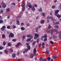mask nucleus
I'll list each match as a JSON object with an SVG mask.
<instances>
[{"mask_svg":"<svg viewBox=\"0 0 61 61\" xmlns=\"http://www.w3.org/2000/svg\"><path fill=\"white\" fill-rule=\"evenodd\" d=\"M56 7V6L55 5H53L52 6L51 8L52 9H54V8H55Z\"/></svg>","mask_w":61,"mask_h":61,"instance_id":"nucleus-30","label":"nucleus"},{"mask_svg":"<svg viewBox=\"0 0 61 61\" xmlns=\"http://www.w3.org/2000/svg\"><path fill=\"white\" fill-rule=\"evenodd\" d=\"M41 24H44L45 23V20H42L41 22Z\"/></svg>","mask_w":61,"mask_h":61,"instance_id":"nucleus-18","label":"nucleus"},{"mask_svg":"<svg viewBox=\"0 0 61 61\" xmlns=\"http://www.w3.org/2000/svg\"><path fill=\"white\" fill-rule=\"evenodd\" d=\"M9 51H10L11 52H13V50L11 48H10V49Z\"/></svg>","mask_w":61,"mask_h":61,"instance_id":"nucleus-36","label":"nucleus"},{"mask_svg":"<svg viewBox=\"0 0 61 61\" xmlns=\"http://www.w3.org/2000/svg\"><path fill=\"white\" fill-rule=\"evenodd\" d=\"M28 51V49H27L25 50H24V51H25V53H26V52H27V51Z\"/></svg>","mask_w":61,"mask_h":61,"instance_id":"nucleus-34","label":"nucleus"},{"mask_svg":"<svg viewBox=\"0 0 61 61\" xmlns=\"http://www.w3.org/2000/svg\"><path fill=\"white\" fill-rule=\"evenodd\" d=\"M3 49V47L2 46H0V50H2Z\"/></svg>","mask_w":61,"mask_h":61,"instance_id":"nucleus-42","label":"nucleus"},{"mask_svg":"<svg viewBox=\"0 0 61 61\" xmlns=\"http://www.w3.org/2000/svg\"><path fill=\"white\" fill-rule=\"evenodd\" d=\"M7 29H10V26L8 25L7 26Z\"/></svg>","mask_w":61,"mask_h":61,"instance_id":"nucleus-40","label":"nucleus"},{"mask_svg":"<svg viewBox=\"0 0 61 61\" xmlns=\"http://www.w3.org/2000/svg\"><path fill=\"white\" fill-rule=\"evenodd\" d=\"M45 43H43L42 44V46H45Z\"/></svg>","mask_w":61,"mask_h":61,"instance_id":"nucleus-57","label":"nucleus"},{"mask_svg":"<svg viewBox=\"0 0 61 61\" xmlns=\"http://www.w3.org/2000/svg\"><path fill=\"white\" fill-rule=\"evenodd\" d=\"M44 41H46L47 40V35L46 34H45V36H44Z\"/></svg>","mask_w":61,"mask_h":61,"instance_id":"nucleus-7","label":"nucleus"},{"mask_svg":"<svg viewBox=\"0 0 61 61\" xmlns=\"http://www.w3.org/2000/svg\"><path fill=\"white\" fill-rule=\"evenodd\" d=\"M41 27V26L40 25L38 26V28H40Z\"/></svg>","mask_w":61,"mask_h":61,"instance_id":"nucleus-63","label":"nucleus"},{"mask_svg":"<svg viewBox=\"0 0 61 61\" xmlns=\"http://www.w3.org/2000/svg\"><path fill=\"white\" fill-rule=\"evenodd\" d=\"M55 28H59V26L57 25H55L54 26Z\"/></svg>","mask_w":61,"mask_h":61,"instance_id":"nucleus-21","label":"nucleus"},{"mask_svg":"<svg viewBox=\"0 0 61 61\" xmlns=\"http://www.w3.org/2000/svg\"><path fill=\"white\" fill-rule=\"evenodd\" d=\"M31 39L32 38H28L26 41V42H29V41H31Z\"/></svg>","mask_w":61,"mask_h":61,"instance_id":"nucleus-10","label":"nucleus"},{"mask_svg":"<svg viewBox=\"0 0 61 61\" xmlns=\"http://www.w3.org/2000/svg\"><path fill=\"white\" fill-rule=\"evenodd\" d=\"M38 28H37L36 29V32H38Z\"/></svg>","mask_w":61,"mask_h":61,"instance_id":"nucleus-44","label":"nucleus"},{"mask_svg":"<svg viewBox=\"0 0 61 61\" xmlns=\"http://www.w3.org/2000/svg\"><path fill=\"white\" fill-rule=\"evenodd\" d=\"M6 6L5 4L3 5H2V7L3 8H5Z\"/></svg>","mask_w":61,"mask_h":61,"instance_id":"nucleus-25","label":"nucleus"},{"mask_svg":"<svg viewBox=\"0 0 61 61\" xmlns=\"http://www.w3.org/2000/svg\"><path fill=\"white\" fill-rule=\"evenodd\" d=\"M59 12V11L58 10H57L55 11H54L55 13V16H56L57 17H58V18H60L61 17V15L59 14L57 15V14L58 13V12Z\"/></svg>","mask_w":61,"mask_h":61,"instance_id":"nucleus-1","label":"nucleus"},{"mask_svg":"<svg viewBox=\"0 0 61 61\" xmlns=\"http://www.w3.org/2000/svg\"><path fill=\"white\" fill-rule=\"evenodd\" d=\"M35 43H36V42L34 41L33 42V43H32V46H34V45Z\"/></svg>","mask_w":61,"mask_h":61,"instance_id":"nucleus-48","label":"nucleus"},{"mask_svg":"<svg viewBox=\"0 0 61 61\" xmlns=\"http://www.w3.org/2000/svg\"><path fill=\"white\" fill-rule=\"evenodd\" d=\"M46 53L47 54H49V51L48 50H46Z\"/></svg>","mask_w":61,"mask_h":61,"instance_id":"nucleus-27","label":"nucleus"},{"mask_svg":"<svg viewBox=\"0 0 61 61\" xmlns=\"http://www.w3.org/2000/svg\"><path fill=\"white\" fill-rule=\"evenodd\" d=\"M52 57L53 59H56L57 57V56L56 55H54L52 56Z\"/></svg>","mask_w":61,"mask_h":61,"instance_id":"nucleus-12","label":"nucleus"},{"mask_svg":"<svg viewBox=\"0 0 61 61\" xmlns=\"http://www.w3.org/2000/svg\"><path fill=\"white\" fill-rule=\"evenodd\" d=\"M35 10H36L35 8L34 7H32V8H31V10L33 11H35Z\"/></svg>","mask_w":61,"mask_h":61,"instance_id":"nucleus-19","label":"nucleus"},{"mask_svg":"<svg viewBox=\"0 0 61 61\" xmlns=\"http://www.w3.org/2000/svg\"><path fill=\"white\" fill-rule=\"evenodd\" d=\"M12 27L13 29H15V28H16V27L15 25H13L12 26Z\"/></svg>","mask_w":61,"mask_h":61,"instance_id":"nucleus-29","label":"nucleus"},{"mask_svg":"<svg viewBox=\"0 0 61 61\" xmlns=\"http://www.w3.org/2000/svg\"><path fill=\"white\" fill-rule=\"evenodd\" d=\"M12 56L13 58H15V53L12 54Z\"/></svg>","mask_w":61,"mask_h":61,"instance_id":"nucleus-14","label":"nucleus"},{"mask_svg":"<svg viewBox=\"0 0 61 61\" xmlns=\"http://www.w3.org/2000/svg\"><path fill=\"white\" fill-rule=\"evenodd\" d=\"M41 43H40V44L38 45V47H40V46H41Z\"/></svg>","mask_w":61,"mask_h":61,"instance_id":"nucleus-53","label":"nucleus"},{"mask_svg":"<svg viewBox=\"0 0 61 61\" xmlns=\"http://www.w3.org/2000/svg\"><path fill=\"white\" fill-rule=\"evenodd\" d=\"M2 38H4L5 37V35L4 34H3L2 36Z\"/></svg>","mask_w":61,"mask_h":61,"instance_id":"nucleus-37","label":"nucleus"},{"mask_svg":"<svg viewBox=\"0 0 61 61\" xmlns=\"http://www.w3.org/2000/svg\"><path fill=\"white\" fill-rule=\"evenodd\" d=\"M27 48L29 50L30 49V46L29 45L28 46H27Z\"/></svg>","mask_w":61,"mask_h":61,"instance_id":"nucleus-22","label":"nucleus"},{"mask_svg":"<svg viewBox=\"0 0 61 61\" xmlns=\"http://www.w3.org/2000/svg\"><path fill=\"white\" fill-rule=\"evenodd\" d=\"M26 45H27V46H29V43H27L26 44Z\"/></svg>","mask_w":61,"mask_h":61,"instance_id":"nucleus-64","label":"nucleus"},{"mask_svg":"<svg viewBox=\"0 0 61 61\" xmlns=\"http://www.w3.org/2000/svg\"><path fill=\"white\" fill-rule=\"evenodd\" d=\"M24 25V23H22L21 24V25Z\"/></svg>","mask_w":61,"mask_h":61,"instance_id":"nucleus-56","label":"nucleus"},{"mask_svg":"<svg viewBox=\"0 0 61 61\" xmlns=\"http://www.w3.org/2000/svg\"><path fill=\"white\" fill-rule=\"evenodd\" d=\"M36 49L35 48L33 50V55L34 56H35L36 54Z\"/></svg>","mask_w":61,"mask_h":61,"instance_id":"nucleus-6","label":"nucleus"},{"mask_svg":"<svg viewBox=\"0 0 61 61\" xmlns=\"http://www.w3.org/2000/svg\"><path fill=\"white\" fill-rule=\"evenodd\" d=\"M6 12H10V10H9V8H8L7 9H6Z\"/></svg>","mask_w":61,"mask_h":61,"instance_id":"nucleus-15","label":"nucleus"},{"mask_svg":"<svg viewBox=\"0 0 61 61\" xmlns=\"http://www.w3.org/2000/svg\"><path fill=\"white\" fill-rule=\"evenodd\" d=\"M22 7H23L25 6V4L24 3H23L22 4Z\"/></svg>","mask_w":61,"mask_h":61,"instance_id":"nucleus-49","label":"nucleus"},{"mask_svg":"<svg viewBox=\"0 0 61 61\" xmlns=\"http://www.w3.org/2000/svg\"><path fill=\"white\" fill-rule=\"evenodd\" d=\"M35 37H39V35L38 34L36 33L35 35Z\"/></svg>","mask_w":61,"mask_h":61,"instance_id":"nucleus-16","label":"nucleus"},{"mask_svg":"<svg viewBox=\"0 0 61 61\" xmlns=\"http://www.w3.org/2000/svg\"><path fill=\"white\" fill-rule=\"evenodd\" d=\"M38 10V11H40V12H42V8H40V9H39Z\"/></svg>","mask_w":61,"mask_h":61,"instance_id":"nucleus-31","label":"nucleus"},{"mask_svg":"<svg viewBox=\"0 0 61 61\" xmlns=\"http://www.w3.org/2000/svg\"><path fill=\"white\" fill-rule=\"evenodd\" d=\"M25 7H24L22 8V10L23 11H25Z\"/></svg>","mask_w":61,"mask_h":61,"instance_id":"nucleus-47","label":"nucleus"},{"mask_svg":"<svg viewBox=\"0 0 61 61\" xmlns=\"http://www.w3.org/2000/svg\"><path fill=\"white\" fill-rule=\"evenodd\" d=\"M12 41H13V42H15L16 41V39H13L12 40Z\"/></svg>","mask_w":61,"mask_h":61,"instance_id":"nucleus-43","label":"nucleus"},{"mask_svg":"<svg viewBox=\"0 0 61 61\" xmlns=\"http://www.w3.org/2000/svg\"><path fill=\"white\" fill-rule=\"evenodd\" d=\"M33 57H34L33 54H31L30 56V58H32Z\"/></svg>","mask_w":61,"mask_h":61,"instance_id":"nucleus-23","label":"nucleus"},{"mask_svg":"<svg viewBox=\"0 0 61 61\" xmlns=\"http://www.w3.org/2000/svg\"><path fill=\"white\" fill-rule=\"evenodd\" d=\"M8 46H11V44L10 43H9L8 44Z\"/></svg>","mask_w":61,"mask_h":61,"instance_id":"nucleus-55","label":"nucleus"},{"mask_svg":"<svg viewBox=\"0 0 61 61\" xmlns=\"http://www.w3.org/2000/svg\"><path fill=\"white\" fill-rule=\"evenodd\" d=\"M0 19H2V16H1V15H0Z\"/></svg>","mask_w":61,"mask_h":61,"instance_id":"nucleus-62","label":"nucleus"},{"mask_svg":"<svg viewBox=\"0 0 61 61\" xmlns=\"http://www.w3.org/2000/svg\"><path fill=\"white\" fill-rule=\"evenodd\" d=\"M30 26V24H29L28 23L27 24V26Z\"/></svg>","mask_w":61,"mask_h":61,"instance_id":"nucleus-52","label":"nucleus"},{"mask_svg":"<svg viewBox=\"0 0 61 61\" xmlns=\"http://www.w3.org/2000/svg\"><path fill=\"white\" fill-rule=\"evenodd\" d=\"M25 36H23L22 37V40H24L25 38Z\"/></svg>","mask_w":61,"mask_h":61,"instance_id":"nucleus-39","label":"nucleus"},{"mask_svg":"<svg viewBox=\"0 0 61 61\" xmlns=\"http://www.w3.org/2000/svg\"><path fill=\"white\" fill-rule=\"evenodd\" d=\"M21 15H18V16L16 18V19H19V18H21Z\"/></svg>","mask_w":61,"mask_h":61,"instance_id":"nucleus-13","label":"nucleus"},{"mask_svg":"<svg viewBox=\"0 0 61 61\" xmlns=\"http://www.w3.org/2000/svg\"><path fill=\"white\" fill-rule=\"evenodd\" d=\"M50 19H51V21H52L53 22H54V21H55V20L54 19V18H53V17L51 16V17H50Z\"/></svg>","mask_w":61,"mask_h":61,"instance_id":"nucleus-8","label":"nucleus"},{"mask_svg":"<svg viewBox=\"0 0 61 61\" xmlns=\"http://www.w3.org/2000/svg\"><path fill=\"white\" fill-rule=\"evenodd\" d=\"M48 28H49V29H50V28H52V27H51V26H50V25H49V26L48 27Z\"/></svg>","mask_w":61,"mask_h":61,"instance_id":"nucleus-41","label":"nucleus"},{"mask_svg":"<svg viewBox=\"0 0 61 61\" xmlns=\"http://www.w3.org/2000/svg\"><path fill=\"white\" fill-rule=\"evenodd\" d=\"M16 22L18 23V24H17V25H19V20H16Z\"/></svg>","mask_w":61,"mask_h":61,"instance_id":"nucleus-26","label":"nucleus"},{"mask_svg":"<svg viewBox=\"0 0 61 61\" xmlns=\"http://www.w3.org/2000/svg\"><path fill=\"white\" fill-rule=\"evenodd\" d=\"M27 37H30L31 38H33V36H32V35H27Z\"/></svg>","mask_w":61,"mask_h":61,"instance_id":"nucleus-9","label":"nucleus"},{"mask_svg":"<svg viewBox=\"0 0 61 61\" xmlns=\"http://www.w3.org/2000/svg\"><path fill=\"white\" fill-rule=\"evenodd\" d=\"M6 45V42L5 41H4L3 42V45L4 46H5Z\"/></svg>","mask_w":61,"mask_h":61,"instance_id":"nucleus-33","label":"nucleus"},{"mask_svg":"<svg viewBox=\"0 0 61 61\" xmlns=\"http://www.w3.org/2000/svg\"><path fill=\"white\" fill-rule=\"evenodd\" d=\"M4 52L6 54H8V51L7 50H5L4 51Z\"/></svg>","mask_w":61,"mask_h":61,"instance_id":"nucleus-17","label":"nucleus"},{"mask_svg":"<svg viewBox=\"0 0 61 61\" xmlns=\"http://www.w3.org/2000/svg\"><path fill=\"white\" fill-rule=\"evenodd\" d=\"M47 19L48 20L50 19V17L49 16H48L47 17Z\"/></svg>","mask_w":61,"mask_h":61,"instance_id":"nucleus-54","label":"nucleus"},{"mask_svg":"<svg viewBox=\"0 0 61 61\" xmlns=\"http://www.w3.org/2000/svg\"><path fill=\"white\" fill-rule=\"evenodd\" d=\"M20 45H21V43L19 42L15 46L16 47H18Z\"/></svg>","mask_w":61,"mask_h":61,"instance_id":"nucleus-11","label":"nucleus"},{"mask_svg":"<svg viewBox=\"0 0 61 61\" xmlns=\"http://www.w3.org/2000/svg\"><path fill=\"white\" fill-rule=\"evenodd\" d=\"M43 58H40L39 59V60L40 61H43Z\"/></svg>","mask_w":61,"mask_h":61,"instance_id":"nucleus-28","label":"nucleus"},{"mask_svg":"<svg viewBox=\"0 0 61 61\" xmlns=\"http://www.w3.org/2000/svg\"><path fill=\"white\" fill-rule=\"evenodd\" d=\"M53 38H54V39L56 38V36L55 35H53Z\"/></svg>","mask_w":61,"mask_h":61,"instance_id":"nucleus-46","label":"nucleus"},{"mask_svg":"<svg viewBox=\"0 0 61 61\" xmlns=\"http://www.w3.org/2000/svg\"><path fill=\"white\" fill-rule=\"evenodd\" d=\"M19 55V52H18L17 53V55Z\"/></svg>","mask_w":61,"mask_h":61,"instance_id":"nucleus-61","label":"nucleus"},{"mask_svg":"<svg viewBox=\"0 0 61 61\" xmlns=\"http://www.w3.org/2000/svg\"><path fill=\"white\" fill-rule=\"evenodd\" d=\"M34 7H37V5L36 4H35L34 5Z\"/></svg>","mask_w":61,"mask_h":61,"instance_id":"nucleus-60","label":"nucleus"},{"mask_svg":"<svg viewBox=\"0 0 61 61\" xmlns=\"http://www.w3.org/2000/svg\"><path fill=\"white\" fill-rule=\"evenodd\" d=\"M53 32H56V34H58L59 32L58 30L53 29L51 30V32H50V34L51 35H53Z\"/></svg>","mask_w":61,"mask_h":61,"instance_id":"nucleus-2","label":"nucleus"},{"mask_svg":"<svg viewBox=\"0 0 61 61\" xmlns=\"http://www.w3.org/2000/svg\"><path fill=\"white\" fill-rule=\"evenodd\" d=\"M39 41V39H37V43H38V41Z\"/></svg>","mask_w":61,"mask_h":61,"instance_id":"nucleus-50","label":"nucleus"},{"mask_svg":"<svg viewBox=\"0 0 61 61\" xmlns=\"http://www.w3.org/2000/svg\"><path fill=\"white\" fill-rule=\"evenodd\" d=\"M21 30L24 31V30H25V28L23 27H22L21 28Z\"/></svg>","mask_w":61,"mask_h":61,"instance_id":"nucleus-20","label":"nucleus"},{"mask_svg":"<svg viewBox=\"0 0 61 61\" xmlns=\"http://www.w3.org/2000/svg\"><path fill=\"white\" fill-rule=\"evenodd\" d=\"M0 12L2 13H3V10H1Z\"/></svg>","mask_w":61,"mask_h":61,"instance_id":"nucleus-58","label":"nucleus"},{"mask_svg":"<svg viewBox=\"0 0 61 61\" xmlns=\"http://www.w3.org/2000/svg\"><path fill=\"white\" fill-rule=\"evenodd\" d=\"M47 59L48 61H50L51 60V58H50V57H48V58Z\"/></svg>","mask_w":61,"mask_h":61,"instance_id":"nucleus-35","label":"nucleus"},{"mask_svg":"<svg viewBox=\"0 0 61 61\" xmlns=\"http://www.w3.org/2000/svg\"><path fill=\"white\" fill-rule=\"evenodd\" d=\"M45 13H42V15L43 16H45Z\"/></svg>","mask_w":61,"mask_h":61,"instance_id":"nucleus-45","label":"nucleus"},{"mask_svg":"<svg viewBox=\"0 0 61 61\" xmlns=\"http://www.w3.org/2000/svg\"><path fill=\"white\" fill-rule=\"evenodd\" d=\"M59 37L60 39H61V34H60L59 35Z\"/></svg>","mask_w":61,"mask_h":61,"instance_id":"nucleus-51","label":"nucleus"},{"mask_svg":"<svg viewBox=\"0 0 61 61\" xmlns=\"http://www.w3.org/2000/svg\"><path fill=\"white\" fill-rule=\"evenodd\" d=\"M50 43L51 44V45H53V44H54V42H53V41H50Z\"/></svg>","mask_w":61,"mask_h":61,"instance_id":"nucleus-32","label":"nucleus"},{"mask_svg":"<svg viewBox=\"0 0 61 61\" xmlns=\"http://www.w3.org/2000/svg\"><path fill=\"white\" fill-rule=\"evenodd\" d=\"M9 37H14V35L12 33H10V34L9 35Z\"/></svg>","mask_w":61,"mask_h":61,"instance_id":"nucleus-4","label":"nucleus"},{"mask_svg":"<svg viewBox=\"0 0 61 61\" xmlns=\"http://www.w3.org/2000/svg\"><path fill=\"white\" fill-rule=\"evenodd\" d=\"M10 18V16H9V15H8V19H9Z\"/></svg>","mask_w":61,"mask_h":61,"instance_id":"nucleus-59","label":"nucleus"},{"mask_svg":"<svg viewBox=\"0 0 61 61\" xmlns=\"http://www.w3.org/2000/svg\"><path fill=\"white\" fill-rule=\"evenodd\" d=\"M3 22V20H0V24H2Z\"/></svg>","mask_w":61,"mask_h":61,"instance_id":"nucleus-24","label":"nucleus"},{"mask_svg":"<svg viewBox=\"0 0 61 61\" xmlns=\"http://www.w3.org/2000/svg\"><path fill=\"white\" fill-rule=\"evenodd\" d=\"M27 6H28L29 8H32V6L31 5V3L30 2H28L26 5Z\"/></svg>","mask_w":61,"mask_h":61,"instance_id":"nucleus-3","label":"nucleus"},{"mask_svg":"<svg viewBox=\"0 0 61 61\" xmlns=\"http://www.w3.org/2000/svg\"><path fill=\"white\" fill-rule=\"evenodd\" d=\"M59 24V22H57L55 24V25H58Z\"/></svg>","mask_w":61,"mask_h":61,"instance_id":"nucleus-38","label":"nucleus"},{"mask_svg":"<svg viewBox=\"0 0 61 61\" xmlns=\"http://www.w3.org/2000/svg\"><path fill=\"white\" fill-rule=\"evenodd\" d=\"M6 28V27L5 26H3L1 28V31H4L5 30V29Z\"/></svg>","mask_w":61,"mask_h":61,"instance_id":"nucleus-5","label":"nucleus"}]
</instances>
